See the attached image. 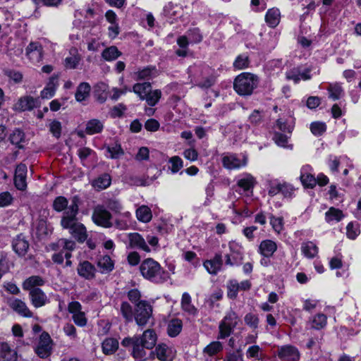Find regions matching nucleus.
<instances>
[{
	"label": "nucleus",
	"instance_id": "obj_1",
	"mask_svg": "<svg viewBox=\"0 0 361 361\" xmlns=\"http://www.w3.org/2000/svg\"><path fill=\"white\" fill-rule=\"evenodd\" d=\"M157 336L153 329L145 330L142 335H135L133 337H126L121 341L123 347L132 346L130 355L137 361H144L147 359L145 349L152 350L155 347Z\"/></svg>",
	"mask_w": 361,
	"mask_h": 361
},
{
	"label": "nucleus",
	"instance_id": "obj_2",
	"mask_svg": "<svg viewBox=\"0 0 361 361\" xmlns=\"http://www.w3.org/2000/svg\"><path fill=\"white\" fill-rule=\"evenodd\" d=\"M80 200L75 195L71 198L68 210L63 212L61 219V226L65 229H69L71 235L79 242L83 243L87 237L84 225L78 222L77 214L79 212Z\"/></svg>",
	"mask_w": 361,
	"mask_h": 361
},
{
	"label": "nucleus",
	"instance_id": "obj_3",
	"mask_svg": "<svg viewBox=\"0 0 361 361\" xmlns=\"http://www.w3.org/2000/svg\"><path fill=\"white\" fill-rule=\"evenodd\" d=\"M259 83L258 77L250 73H242L234 80L233 88L241 96H249L253 93Z\"/></svg>",
	"mask_w": 361,
	"mask_h": 361
},
{
	"label": "nucleus",
	"instance_id": "obj_4",
	"mask_svg": "<svg viewBox=\"0 0 361 361\" xmlns=\"http://www.w3.org/2000/svg\"><path fill=\"white\" fill-rule=\"evenodd\" d=\"M140 271L142 276L147 280L155 283L164 281V270L159 262L152 258L144 259L140 266Z\"/></svg>",
	"mask_w": 361,
	"mask_h": 361
},
{
	"label": "nucleus",
	"instance_id": "obj_5",
	"mask_svg": "<svg viewBox=\"0 0 361 361\" xmlns=\"http://www.w3.org/2000/svg\"><path fill=\"white\" fill-rule=\"evenodd\" d=\"M239 322L240 319L235 312H228L219 323L218 338L224 339L228 337Z\"/></svg>",
	"mask_w": 361,
	"mask_h": 361
},
{
	"label": "nucleus",
	"instance_id": "obj_6",
	"mask_svg": "<svg viewBox=\"0 0 361 361\" xmlns=\"http://www.w3.org/2000/svg\"><path fill=\"white\" fill-rule=\"evenodd\" d=\"M152 306L146 300L139 301L135 304L134 318L137 324L144 326L152 316Z\"/></svg>",
	"mask_w": 361,
	"mask_h": 361
},
{
	"label": "nucleus",
	"instance_id": "obj_7",
	"mask_svg": "<svg viewBox=\"0 0 361 361\" xmlns=\"http://www.w3.org/2000/svg\"><path fill=\"white\" fill-rule=\"evenodd\" d=\"M111 213L102 205H97L94 207L92 219L94 224L104 228L112 226Z\"/></svg>",
	"mask_w": 361,
	"mask_h": 361
},
{
	"label": "nucleus",
	"instance_id": "obj_8",
	"mask_svg": "<svg viewBox=\"0 0 361 361\" xmlns=\"http://www.w3.org/2000/svg\"><path fill=\"white\" fill-rule=\"evenodd\" d=\"M202 79L196 82V85L201 88H209L216 82V76L214 71L209 66L201 65L200 66Z\"/></svg>",
	"mask_w": 361,
	"mask_h": 361
},
{
	"label": "nucleus",
	"instance_id": "obj_9",
	"mask_svg": "<svg viewBox=\"0 0 361 361\" xmlns=\"http://www.w3.org/2000/svg\"><path fill=\"white\" fill-rule=\"evenodd\" d=\"M51 343L52 340L48 333L43 332L40 335L38 345L35 348V353L40 358H47L51 355Z\"/></svg>",
	"mask_w": 361,
	"mask_h": 361
},
{
	"label": "nucleus",
	"instance_id": "obj_10",
	"mask_svg": "<svg viewBox=\"0 0 361 361\" xmlns=\"http://www.w3.org/2000/svg\"><path fill=\"white\" fill-rule=\"evenodd\" d=\"M25 54L32 63H39L43 58V47L39 42H31L25 49Z\"/></svg>",
	"mask_w": 361,
	"mask_h": 361
},
{
	"label": "nucleus",
	"instance_id": "obj_11",
	"mask_svg": "<svg viewBox=\"0 0 361 361\" xmlns=\"http://www.w3.org/2000/svg\"><path fill=\"white\" fill-rule=\"evenodd\" d=\"M251 288V283L246 280L238 283L236 280H231L227 285L228 297L234 299L237 297L239 290H247Z\"/></svg>",
	"mask_w": 361,
	"mask_h": 361
},
{
	"label": "nucleus",
	"instance_id": "obj_12",
	"mask_svg": "<svg viewBox=\"0 0 361 361\" xmlns=\"http://www.w3.org/2000/svg\"><path fill=\"white\" fill-rule=\"evenodd\" d=\"M29 298L35 308L42 307L49 302L47 294L41 289H33L29 292Z\"/></svg>",
	"mask_w": 361,
	"mask_h": 361
},
{
	"label": "nucleus",
	"instance_id": "obj_13",
	"mask_svg": "<svg viewBox=\"0 0 361 361\" xmlns=\"http://www.w3.org/2000/svg\"><path fill=\"white\" fill-rule=\"evenodd\" d=\"M27 166L20 164L17 166L14 176V184L17 189L24 190L27 187L26 183Z\"/></svg>",
	"mask_w": 361,
	"mask_h": 361
},
{
	"label": "nucleus",
	"instance_id": "obj_14",
	"mask_svg": "<svg viewBox=\"0 0 361 361\" xmlns=\"http://www.w3.org/2000/svg\"><path fill=\"white\" fill-rule=\"evenodd\" d=\"M8 305L13 311L24 317H32L33 316V313L30 310L26 303L20 299L10 300Z\"/></svg>",
	"mask_w": 361,
	"mask_h": 361
},
{
	"label": "nucleus",
	"instance_id": "obj_15",
	"mask_svg": "<svg viewBox=\"0 0 361 361\" xmlns=\"http://www.w3.org/2000/svg\"><path fill=\"white\" fill-rule=\"evenodd\" d=\"M152 355L161 361H171L173 357L172 349L165 343H160L155 347V350L151 352Z\"/></svg>",
	"mask_w": 361,
	"mask_h": 361
},
{
	"label": "nucleus",
	"instance_id": "obj_16",
	"mask_svg": "<svg viewBox=\"0 0 361 361\" xmlns=\"http://www.w3.org/2000/svg\"><path fill=\"white\" fill-rule=\"evenodd\" d=\"M77 271L79 276L87 280H92L95 277L96 269L88 261L80 262L78 266Z\"/></svg>",
	"mask_w": 361,
	"mask_h": 361
},
{
	"label": "nucleus",
	"instance_id": "obj_17",
	"mask_svg": "<svg viewBox=\"0 0 361 361\" xmlns=\"http://www.w3.org/2000/svg\"><path fill=\"white\" fill-rule=\"evenodd\" d=\"M300 178L302 184L306 188H312L317 184V180L312 174V168L309 165L302 167Z\"/></svg>",
	"mask_w": 361,
	"mask_h": 361
},
{
	"label": "nucleus",
	"instance_id": "obj_18",
	"mask_svg": "<svg viewBox=\"0 0 361 361\" xmlns=\"http://www.w3.org/2000/svg\"><path fill=\"white\" fill-rule=\"evenodd\" d=\"M130 247L142 250L147 252H150V249L147 245L145 240L138 233H132L128 234Z\"/></svg>",
	"mask_w": 361,
	"mask_h": 361
},
{
	"label": "nucleus",
	"instance_id": "obj_19",
	"mask_svg": "<svg viewBox=\"0 0 361 361\" xmlns=\"http://www.w3.org/2000/svg\"><path fill=\"white\" fill-rule=\"evenodd\" d=\"M37 106V99L30 96L21 97L15 104L14 109L17 111H25L33 109Z\"/></svg>",
	"mask_w": 361,
	"mask_h": 361
},
{
	"label": "nucleus",
	"instance_id": "obj_20",
	"mask_svg": "<svg viewBox=\"0 0 361 361\" xmlns=\"http://www.w3.org/2000/svg\"><path fill=\"white\" fill-rule=\"evenodd\" d=\"M222 265V255L220 253H216L213 259L206 260L204 262V267L211 274H216L217 272L221 269Z\"/></svg>",
	"mask_w": 361,
	"mask_h": 361
},
{
	"label": "nucleus",
	"instance_id": "obj_21",
	"mask_svg": "<svg viewBox=\"0 0 361 361\" xmlns=\"http://www.w3.org/2000/svg\"><path fill=\"white\" fill-rule=\"evenodd\" d=\"M12 246L19 256H24L29 248V243L25 236L20 234L13 239Z\"/></svg>",
	"mask_w": 361,
	"mask_h": 361
},
{
	"label": "nucleus",
	"instance_id": "obj_22",
	"mask_svg": "<svg viewBox=\"0 0 361 361\" xmlns=\"http://www.w3.org/2000/svg\"><path fill=\"white\" fill-rule=\"evenodd\" d=\"M45 284V280L40 276H31L26 279L23 284L24 290L30 292L33 289H39Z\"/></svg>",
	"mask_w": 361,
	"mask_h": 361
},
{
	"label": "nucleus",
	"instance_id": "obj_23",
	"mask_svg": "<svg viewBox=\"0 0 361 361\" xmlns=\"http://www.w3.org/2000/svg\"><path fill=\"white\" fill-rule=\"evenodd\" d=\"M259 252L264 257H271L277 250L276 243L271 240H264L259 245Z\"/></svg>",
	"mask_w": 361,
	"mask_h": 361
},
{
	"label": "nucleus",
	"instance_id": "obj_24",
	"mask_svg": "<svg viewBox=\"0 0 361 361\" xmlns=\"http://www.w3.org/2000/svg\"><path fill=\"white\" fill-rule=\"evenodd\" d=\"M343 212L337 208L331 207L325 213V221L330 224H334L341 221L344 218Z\"/></svg>",
	"mask_w": 361,
	"mask_h": 361
},
{
	"label": "nucleus",
	"instance_id": "obj_25",
	"mask_svg": "<svg viewBox=\"0 0 361 361\" xmlns=\"http://www.w3.org/2000/svg\"><path fill=\"white\" fill-rule=\"evenodd\" d=\"M222 164L225 168L228 169H235L240 168L242 166H245L246 164V159L241 161L237 158L235 155L231 154L228 156H224L222 158Z\"/></svg>",
	"mask_w": 361,
	"mask_h": 361
},
{
	"label": "nucleus",
	"instance_id": "obj_26",
	"mask_svg": "<svg viewBox=\"0 0 361 361\" xmlns=\"http://www.w3.org/2000/svg\"><path fill=\"white\" fill-rule=\"evenodd\" d=\"M70 56L65 59L64 66L67 68L75 69L81 60V56L76 48H71L69 51Z\"/></svg>",
	"mask_w": 361,
	"mask_h": 361
},
{
	"label": "nucleus",
	"instance_id": "obj_27",
	"mask_svg": "<svg viewBox=\"0 0 361 361\" xmlns=\"http://www.w3.org/2000/svg\"><path fill=\"white\" fill-rule=\"evenodd\" d=\"M17 354L7 343H2L0 348V361H16Z\"/></svg>",
	"mask_w": 361,
	"mask_h": 361
},
{
	"label": "nucleus",
	"instance_id": "obj_28",
	"mask_svg": "<svg viewBox=\"0 0 361 361\" xmlns=\"http://www.w3.org/2000/svg\"><path fill=\"white\" fill-rule=\"evenodd\" d=\"M104 128L103 123L99 119H91L86 123L85 133L88 135H94L102 133Z\"/></svg>",
	"mask_w": 361,
	"mask_h": 361
},
{
	"label": "nucleus",
	"instance_id": "obj_29",
	"mask_svg": "<svg viewBox=\"0 0 361 361\" xmlns=\"http://www.w3.org/2000/svg\"><path fill=\"white\" fill-rule=\"evenodd\" d=\"M102 348L105 355H112L118 348V341L114 338H107L102 342Z\"/></svg>",
	"mask_w": 361,
	"mask_h": 361
},
{
	"label": "nucleus",
	"instance_id": "obj_30",
	"mask_svg": "<svg viewBox=\"0 0 361 361\" xmlns=\"http://www.w3.org/2000/svg\"><path fill=\"white\" fill-rule=\"evenodd\" d=\"M111 183V178L108 173H103L92 181V186L98 190L107 188Z\"/></svg>",
	"mask_w": 361,
	"mask_h": 361
},
{
	"label": "nucleus",
	"instance_id": "obj_31",
	"mask_svg": "<svg viewBox=\"0 0 361 361\" xmlns=\"http://www.w3.org/2000/svg\"><path fill=\"white\" fill-rule=\"evenodd\" d=\"M97 266L102 274L109 273L114 268V263L109 255L100 257L97 261Z\"/></svg>",
	"mask_w": 361,
	"mask_h": 361
},
{
	"label": "nucleus",
	"instance_id": "obj_32",
	"mask_svg": "<svg viewBox=\"0 0 361 361\" xmlns=\"http://www.w3.org/2000/svg\"><path fill=\"white\" fill-rule=\"evenodd\" d=\"M181 308L189 314L195 315L197 312V308L192 304L190 295L188 293H184L181 298Z\"/></svg>",
	"mask_w": 361,
	"mask_h": 361
},
{
	"label": "nucleus",
	"instance_id": "obj_33",
	"mask_svg": "<svg viewBox=\"0 0 361 361\" xmlns=\"http://www.w3.org/2000/svg\"><path fill=\"white\" fill-rule=\"evenodd\" d=\"M90 90L91 87L89 83L81 82L77 87L75 94V99L80 102L85 100L90 96Z\"/></svg>",
	"mask_w": 361,
	"mask_h": 361
},
{
	"label": "nucleus",
	"instance_id": "obj_34",
	"mask_svg": "<svg viewBox=\"0 0 361 361\" xmlns=\"http://www.w3.org/2000/svg\"><path fill=\"white\" fill-rule=\"evenodd\" d=\"M182 328V321L179 319H173L168 324L167 334L170 337H176L180 333Z\"/></svg>",
	"mask_w": 361,
	"mask_h": 361
},
{
	"label": "nucleus",
	"instance_id": "obj_35",
	"mask_svg": "<svg viewBox=\"0 0 361 361\" xmlns=\"http://www.w3.org/2000/svg\"><path fill=\"white\" fill-rule=\"evenodd\" d=\"M265 21L271 27H276L280 21V12L279 9H269L265 16Z\"/></svg>",
	"mask_w": 361,
	"mask_h": 361
},
{
	"label": "nucleus",
	"instance_id": "obj_36",
	"mask_svg": "<svg viewBox=\"0 0 361 361\" xmlns=\"http://www.w3.org/2000/svg\"><path fill=\"white\" fill-rule=\"evenodd\" d=\"M310 324L312 329L317 330L324 329L327 324V317L322 313L317 314L310 319Z\"/></svg>",
	"mask_w": 361,
	"mask_h": 361
},
{
	"label": "nucleus",
	"instance_id": "obj_37",
	"mask_svg": "<svg viewBox=\"0 0 361 361\" xmlns=\"http://www.w3.org/2000/svg\"><path fill=\"white\" fill-rule=\"evenodd\" d=\"M136 216L140 221L148 223L152 218V211L149 207L142 205L137 209Z\"/></svg>",
	"mask_w": 361,
	"mask_h": 361
},
{
	"label": "nucleus",
	"instance_id": "obj_38",
	"mask_svg": "<svg viewBox=\"0 0 361 361\" xmlns=\"http://www.w3.org/2000/svg\"><path fill=\"white\" fill-rule=\"evenodd\" d=\"M301 250L302 254L307 258H313L318 253L317 246L311 241L303 243Z\"/></svg>",
	"mask_w": 361,
	"mask_h": 361
},
{
	"label": "nucleus",
	"instance_id": "obj_39",
	"mask_svg": "<svg viewBox=\"0 0 361 361\" xmlns=\"http://www.w3.org/2000/svg\"><path fill=\"white\" fill-rule=\"evenodd\" d=\"M278 356L281 361H293V348L284 345L279 348Z\"/></svg>",
	"mask_w": 361,
	"mask_h": 361
},
{
	"label": "nucleus",
	"instance_id": "obj_40",
	"mask_svg": "<svg viewBox=\"0 0 361 361\" xmlns=\"http://www.w3.org/2000/svg\"><path fill=\"white\" fill-rule=\"evenodd\" d=\"M122 53L116 46H111L106 48L102 53V56L106 61H114L121 56Z\"/></svg>",
	"mask_w": 361,
	"mask_h": 361
},
{
	"label": "nucleus",
	"instance_id": "obj_41",
	"mask_svg": "<svg viewBox=\"0 0 361 361\" xmlns=\"http://www.w3.org/2000/svg\"><path fill=\"white\" fill-rule=\"evenodd\" d=\"M50 246L54 250H57L62 247L63 249H65L68 251H72L75 247V243L72 240L61 238L56 243L51 244Z\"/></svg>",
	"mask_w": 361,
	"mask_h": 361
},
{
	"label": "nucleus",
	"instance_id": "obj_42",
	"mask_svg": "<svg viewBox=\"0 0 361 361\" xmlns=\"http://www.w3.org/2000/svg\"><path fill=\"white\" fill-rule=\"evenodd\" d=\"M152 87L149 82L137 83L133 86V92L139 95L142 100H144L145 97L151 90Z\"/></svg>",
	"mask_w": 361,
	"mask_h": 361
},
{
	"label": "nucleus",
	"instance_id": "obj_43",
	"mask_svg": "<svg viewBox=\"0 0 361 361\" xmlns=\"http://www.w3.org/2000/svg\"><path fill=\"white\" fill-rule=\"evenodd\" d=\"M9 140L13 145H16L18 148H22L21 144L25 142V133L18 128L15 129L10 135Z\"/></svg>",
	"mask_w": 361,
	"mask_h": 361
},
{
	"label": "nucleus",
	"instance_id": "obj_44",
	"mask_svg": "<svg viewBox=\"0 0 361 361\" xmlns=\"http://www.w3.org/2000/svg\"><path fill=\"white\" fill-rule=\"evenodd\" d=\"M68 200L65 197L59 196L56 197L53 202V209L58 212H61L62 211H64L65 212L68 210L69 207L68 206Z\"/></svg>",
	"mask_w": 361,
	"mask_h": 361
},
{
	"label": "nucleus",
	"instance_id": "obj_45",
	"mask_svg": "<svg viewBox=\"0 0 361 361\" xmlns=\"http://www.w3.org/2000/svg\"><path fill=\"white\" fill-rule=\"evenodd\" d=\"M120 311L126 322L133 321L134 317L133 308L128 302H123L121 303Z\"/></svg>",
	"mask_w": 361,
	"mask_h": 361
},
{
	"label": "nucleus",
	"instance_id": "obj_46",
	"mask_svg": "<svg viewBox=\"0 0 361 361\" xmlns=\"http://www.w3.org/2000/svg\"><path fill=\"white\" fill-rule=\"evenodd\" d=\"M223 350V345L220 341H213L204 349V353L213 356Z\"/></svg>",
	"mask_w": 361,
	"mask_h": 361
},
{
	"label": "nucleus",
	"instance_id": "obj_47",
	"mask_svg": "<svg viewBox=\"0 0 361 361\" xmlns=\"http://www.w3.org/2000/svg\"><path fill=\"white\" fill-rule=\"evenodd\" d=\"M327 90L329 94V97L333 100H338L343 92V88L338 83L330 85Z\"/></svg>",
	"mask_w": 361,
	"mask_h": 361
},
{
	"label": "nucleus",
	"instance_id": "obj_48",
	"mask_svg": "<svg viewBox=\"0 0 361 361\" xmlns=\"http://www.w3.org/2000/svg\"><path fill=\"white\" fill-rule=\"evenodd\" d=\"M255 184V180L251 175H247L245 178H241L238 181V185L245 191L252 188Z\"/></svg>",
	"mask_w": 361,
	"mask_h": 361
},
{
	"label": "nucleus",
	"instance_id": "obj_49",
	"mask_svg": "<svg viewBox=\"0 0 361 361\" xmlns=\"http://www.w3.org/2000/svg\"><path fill=\"white\" fill-rule=\"evenodd\" d=\"M223 361H244L243 354L240 349L228 351Z\"/></svg>",
	"mask_w": 361,
	"mask_h": 361
},
{
	"label": "nucleus",
	"instance_id": "obj_50",
	"mask_svg": "<svg viewBox=\"0 0 361 361\" xmlns=\"http://www.w3.org/2000/svg\"><path fill=\"white\" fill-rule=\"evenodd\" d=\"M269 221L270 224L272 226V228L275 232L277 233H280V232L283 228V219L282 217L280 216H275L273 214L269 215Z\"/></svg>",
	"mask_w": 361,
	"mask_h": 361
},
{
	"label": "nucleus",
	"instance_id": "obj_51",
	"mask_svg": "<svg viewBox=\"0 0 361 361\" xmlns=\"http://www.w3.org/2000/svg\"><path fill=\"white\" fill-rule=\"evenodd\" d=\"M161 96V92L159 90H152L149 92L144 99L146 100L147 103L149 106H154L159 100Z\"/></svg>",
	"mask_w": 361,
	"mask_h": 361
},
{
	"label": "nucleus",
	"instance_id": "obj_52",
	"mask_svg": "<svg viewBox=\"0 0 361 361\" xmlns=\"http://www.w3.org/2000/svg\"><path fill=\"white\" fill-rule=\"evenodd\" d=\"M250 60L246 54L239 55L233 63V67L236 69L241 70L249 66Z\"/></svg>",
	"mask_w": 361,
	"mask_h": 361
},
{
	"label": "nucleus",
	"instance_id": "obj_53",
	"mask_svg": "<svg viewBox=\"0 0 361 361\" xmlns=\"http://www.w3.org/2000/svg\"><path fill=\"white\" fill-rule=\"evenodd\" d=\"M360 234L358 224L350 222L346 226V235L351 240L355 239Z\"/></svg>",
	"mask_w": 361,
	"mask_h": 361
},
{
	"label": "nucleus",
	"instance_id": "obj_54",
	"mask_svg": "<svg viewBox=\"0 0 361 361\" xmlns=\"http://www.w3.org/2000/svg\"><path fill=\"white\" fill-rule=\"evenodd\" d=\"M50 133L54 137L59 139L61 135L62 126L60 121L57 120H52L49 124Z\"/></svg>",
	"mask_w": 361,
	"mask_h": 361
},
{
	"label": "nucleus",
	"instance_id": "obj_55",
	"mask_svg": "<svg viewBox=\"0 0 361 361\" xmlns=\"http://www.w3.org/2000/svg\"><path fill=\"white\" fill-rule=\"evenodd\" d=\"M4 74L15 83H20L23 80V74L20 71L13 69H5L4 70Z\"/></svg>",
	"mask_w": 361,
	"mask_h": 361
},
{
	"label": "nucleus",
	"instance_id": "obj_56",
	"mask_svg": "<svg viewBox=\"0 0 361 361\" xmlns=\"http://www.w3.org/2000/svg\"><path fill=\"white\" fill-rule=\"evenodd\" d=\"M311 132L317 136L321 135L326 130V126L324 122H313L310 125Z\"/></svg>",
	"mask_w": 361,
	"mask_h": 361
},
{
	"label": "nucleus",
	"instance_id": "obj_57",
	"mask_svg": "<svg viewBox=\"0 0 361 361\" xmlns=\"http://www.w3.org/2000/svg\"><path fill=\"white\" fill-rule=\"evenodd\" d=\"M187 33L192 43H200L202 40V35L197 27L190 29Z\"/></svg>",
	"mask_w": 361,
	"mask_h": 361
},
{
	"label": "nucleus",
	"instance_id": "obj_58",
	"mask_svg": "<svg viewBox=\"0 0 361 361\" xmlns=\"http://www.w3.org/2000/svg\"><path fill=\"white\" fill-rule=\"evenodd\" d=\"M169 162L171 164L170 169L173 173H177L183 166V161L178 156L171 157Z\"/></svg>",
	"mask_w": 361,
	"mask_h": 361
},
{
	"label": "nucleus",
	"instance_id": "obj_59",
	"mask_svg": "<svg viewBox=\"0 0 361 361\" xmlns=\"http://www.w3.org/2000/svg\"><path fill=\"white\" fill-rule=\"evenodd\" d=\"M108 152L110 153V157L111 159H116L119 156L123 154V151L121 149L120 145L115 144L113 146H109L107 147Z\"/></svg>",
	"mask_w": 361,
	"mask_h": 361
},
{
	"label": "nucleus",
	"instance_id": "obj_60",
	"mask_svg": "<svg viewBox=\"0 0 361 361\" xmlns=\"http://www.w3.org/2000/svg\"><path fill=\"white\" fill-rule=\"evenodd\" d=\"M13 197L8 192H3L0 193V207H7L11 204L13 202Z\"/></svg>",
	"mask_w": 361,
	"mask_h": 361
},
{
	"label": "nucleus",
	"instance_id": "obj_61",
	"mask_svg": "<svg viewBox=\"0 0 361 361\" xmlns=\"http://www.w3.org/2000/svg\"><path fill=\"white\" fill-rule=\"evenodd\" d=\"M245 322L250 327L256 329L258 326L259 319L257 315L249 313L245 317Z\"/></svg>",
	"mask_w": 361,
	"mask_h": 361
},
{
	"label": "nucleus",
	"instance_id": "obj_62",
	"mask_svg": "<svg viewBox=\"0 0 361 361\" xmlns=\"http://www.w3.org/2000/svg\"><path fill=\"white\" fill-rule=\"evenodd\" d=\"M247 357L248 358H260V348L258 345H252L247 350Z\"/></svg>",
	"mask_w": 361,
	"mask_h": 361
},
{
	"label": "nucleus",
	"instance_id": "obj_63",
	"mask_svg": "<svg viewBox=\"0 0 361 361\" xmlns=\"http://www.w3.org/2000/svg\"><path fill=\"white\" fill-rule=\"evenodd\" d=\"M73 320L79 326H84L87 324V319L83 312L73 314Z\"/></svg>",
	"mask_w": 361,
	"mask_h": 361
},
{
	"label": "nucleus",
	"instance_id": "obj_64",
	"mask_svg": "<svg viewBox=\"0 0 361 361\" xmlns=\"http://www.w3.org/2000/svg\"><path fill=\"white\" fill-rule=\"evenodd\" d=\"M159 126V123L154 118L148 119L145 123V128L150 132H155L158 130Z\"/></svg>",
	"mask_w": 361,
	"mask_h": 361
}]
</instances>
